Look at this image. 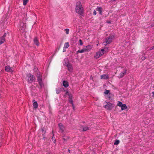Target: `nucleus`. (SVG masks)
Listing matches in <instances>:
<instances>
[{
    "label": "nucleus",
    "instance_id": "1",
    "mask_svg": "<svg viewBox=\"0 0 154 154\" xmlns=\"http://www.w3.org/2000/svg\"><path fill=\"white\" fill-rule=\"evenodd\" d=\"M76 12L78 14L82 15L83 13V8L82 6L81 3L80 2L77 3L75 8Z\"/></svg>",
    "mask_w": 154,
    "mask_h": 154
},
{
    "label": "nucleus",
    "instance_id": "2",
    "mask_svg": "<svg viewBox=\"0 0 154 154\" xmlns=\"http://www.w3.org/2000/svg\"><path fill=\"white\" fill-rule=\"evenodd\" d=\"M26 79L29 83H31L35 82V76L30 73H28L26 74Z\"/></svg>",
    "mask_w": 154,
    "mask_h": 154
},
{
    "label": "nucleus",
    "instance_id": "3",
    "mask_svg": "<svg viewBox=\"0 0 154 154\" xmlns=\"http://www.w3.org/2000/svg\"><path fill=\"white\" fill-rule=\"evenodd\" d=\"M114 38V36H109L108 37L106 38L104 40L103 43L104 45L106 46V45L110 43Z\"/></svg>",
    "mask_w": 154,
    "mask_h": 154
},
{
    "label": "nucleus",
    "instance_id": "4",
    "mask_svg": "<svg viewBox=\"0 0 154 154\" xmlns=\"http://www.w3.org/2000/svg\"><path fill=\"white\" fill-rule=\"evenodd\" d=\"M104 51L105 49H103L97 52L94 56V57L97 59L100 57L104 54Z\"/></svg>",
    "mask_w": 154,
    "mask_h": 154
},
{
    "label": "nucleus",
    "instance_id": "5",
    "mask_svg": "<svg viewBox=\"0 0 154 154\" xmlns=\"http://www.w3.org/2000/svg\"><path fill=\"white\" fill-rule=\"evenodd\" d=\"M37 80L40 87H43L44 86V85L42 81V75L40 72L38 73Z\"/></svg>",
    "mask_w": 154,
    "mask_h": 154
},
{
    "label": "nucleus",
    "instance_id": "6",
    "mask_svg": "<svg viewBox=\"0 0 154 154\" xmlns=\"http://www.w3.org/2000/svg\"><path fill=\"white\" fill-rule=\"evenodd\" d=\"M20 30L21 32H23L24 31L26 27V24L23 22H21L20 24Z\"/></svg>",
    "mask_w": 154,
    "mask_h": 154
},
{
    "label": "nucleus",
    "instance_id": "7",
    "mask_svg": "<svg viewBox=\"0 0 154 154\" xmlns=\"http://www.w3.org/2000/svg\"><path fill=\"white\" fill-rule=\"evenodd\" d=\"M6 36V33H5L3 36L0 38V45L3 43L5 41V37Z\"/></svg>",
    "mask_w": 154,
    "mask_h": 154
},
{
    "label": "nucleus",
    "instance_id": "8",
    "mask_svg": "<svg viewBox=\"0 0 154 154\" xmlns=\"http://www.w3.org/2000/svg\"><path fill=\"white\" fill-rule=\"evenodd\" d=\"M33 44L34 45L37 46H38L39 45V43L38 41V38L37 37H35L33 39Z\"/></svg>",
    "mask_w": 154,
    "mask_h": 154
},
{
    "label": "nucleus",
    "instance_id": "9",
    "mask_svg": "<svg viewBox=\"0 0 154 154\" xmlns=\"http://www.w3.org/2000/svg\"><path fill=\"white\" fill-rule=\"evenodd\" d=\"M126 69H124V71L123 72H122L120 73L119 76H118V77L119 78H122L124 76V75L126 74Z\"/></svg>",
    "mask_w": 154,
    "mask_h": 154
},
{
    "label": "nucleus",
    "instance_id": "10",
    "mask_svg": "<svg viewBox=\"0 0 154 154\" xmlns=\"http://www.w3.org/2000/svg\"><path fill=\"white\" fill-rule=\"evenodd\" d=\"M59 127L60 131L62 132H63L65 129L64 126L61 123H59L58 124Z\"/></svg>",
    "mask_w": 154,
    "mask_h": 154
},
{
    "label": "nucleus",
    "instance_id": "11",
    "mask_svg": "<svg viewBox=\"0 0 154 154\" xmlns=\"http://www.w3.org/2000/svg\"><path fill=\"white\" fill-rule=\"evenodd\" d=\"M5 70L6 71L8 72H13V70L9 66H7L5 67Z\"/></svg>",
    "mask_w": 154,
    "mask_h": 154
},
{
    "label": "nucleus",
    "instance_id": "12",
    "mask_svg": "<svg viewBox=\"0 0 154 154\" xmlns=\"http://www.w3.org/2000/svg\"><path fill=\"white\" fill-rule=\"evenodd\" d=\"M96 10L99 12L100 14L102 15V7H97L96 8Z\"/></svg>",
    "mask_w": 154,
    "mask_h": 154
},
{
    "label": "nucleus",
    "instance_id": "13",
    "mask_svg": "<svg viewBox=\"0 0 154 154\" xmlns=\"http://www.w3.org/2000/svg\"><path fill=\"white\" fill-rule=\"evenodd\" d=\"M101 79H109V76L108 75L105 74L101 75L100 76Z\"/></svg>",
    "mask_w": 154,
    "mask_h": 154
},
{
    "label": "nucleus",
    "instance_id": "14",
    "mask_svg": "<svg viewBox=\"0 0 154 154\" xmlns=\"http://www.w3.org/2000/svg\"><path fill=\"white\" fill-rule=\"evenodd\" d=\"M63 86L65 88H67L69 86V85L68 82L66 81H63Z\"/></svg>",
    "mask_w": 154,
    "mask_h": 154
},
{
    "label": "nucleus",
    "instance_id": "15",
    "mask_svg": "<svg viewBox=\"0 0 154 154\" xmlns=\"http://www.w3.org/2000/svg\"><path fill=\"white\" fill-rule=\"evenodd\" d=\"M67 67L68 68V70L70 72H72L73 70V68L72 65L69 64L67 65Z\"/></svg>",
    "mask_w": 154,
    "mask_h": 154
},
{
    "label": "nucleus",
    "instance_id": "16",
    "mask_svg": "<svg viewBox=\"0 0 154 154\" xmlns=\"http://www.w3.org/2000/svg\"><path fill=\"white\" fill-rule=\"evenodd\" d=\"M88 51V50H87V49H85V48L83 49H82L81 50H79L78 51H77L76 52V53L77 54H78L79 53H83L85 52H86V51Z\"/></svg>",
    "mask_w": 154,
    "mask_h": 154
},
{
    "label": "nucleus",
    "instance_id": "17",
    "mask_svg": "<svg viewBox=\"0 0 154 154\" xmlns=\"http://www.w3.org/2000/svg\"><path fill=\"white\" fill-rule=\"evenodd\" d=\"M89 129V128L86 126V127H84L82 126L80 130L82 131H85L87 130H88Z\"/></svg>",
    "mask_w": 154,
    "mask_h": 154
},
{
    "label": "nucleus",
    "instance_id": "18",
    "mask_svg": "<svg viewBox=\"0 0 154 154\" xmlns=\"http://www.w3.org/2000/svg\"><path fill=\"white\" fill-rule=\"evenodd\" d=\"M63 88H58L56 89V91L57 94H59L61 91H62Z\"/></svg>",
    "mask_w": 154,
    "mask_h": 154
},
{
    "label": "nucleus",
    "instance_id": "19",
    "mask_svg": "<svg viewBox=\"0 0 154 154\" xmlns=\"http://www.w3.org/2000/svg\"><path fill=\"white\" fill-rule=\"evenodd\" d=\"M85 49H86L88 50V51H86V52L89 51L91 49V46L90 45H88L86 47Z\"/></svg>",
    "mask_w": 154,
    "mask_h": 154
},
{
    "label": "nucleus",
    "instance_id": "20",
    "mask_svg": "<svg viewBox=\"0 0 154 154\" xmlns=\"http://www.w3.org/2000/svg\"><path fill=\"white\" fill-rule=\"evenodd\" d=\"M63 64L67 66V65L69 64L70 63H69L67 59H65L64 60V62L63 63Z\"/></svg>",
    "mask_w": 154,
    "mask_h": 154
},
{
    "label": "nucleus",
    "instance_id": "21",
    "mask_svg": "<svg viewBox=\"0 0 154 154\" xmlns=\"http://www.w3.org/2000/svg\"><path fill=\"white\" fill-rule=\"evenodd\" d=\"M63 140L64 141H67L68 139L69 138V136H63Z\"/></svg>",
    "mask_w": 154,
    "mask_h": 154
},
{
    "label": "nucleus",
    "instance_id": "22",
    "mask_svg": "<svg viewBox=\"0 0 154 154\" xmlns=\"http://www.w3.org/2000/svg\"><path fill=\"white\" fill-rule=\"evenodd\" d=\"M69 42H67L65 43L63 47L66 48H67L69 47Z\"/></svg>",
    "mask_w": 154,
    "mask_h": 154
},
{
    "label": "nucleus",
    "instance_id": "23",
    "mask_svg": "<svg viewBox=\"0 0 154 154\" xmlns=\"http://www.w3.org/2000/svg\"><path fill=\"white\" fill-rule=\"evenodd\" d=\"M41 131L42 132L43 135L45 134L46 133V130H44V127L42 128L41 129Z\"/></svg>",
    "mask_w": 154,
    "mask_h": 154
},
{
    "label": "nucleus",
    "instance_id": "24",
    "mask_svg": "<svg viewBox=\"0 0 154 154\" xmlns=\"http://www.w3.org/2000/svg\"><path fill=\"white\" fill-rule=\"evenodd\" d=\"M32 103L33 106H38V103L35 100H32Z\"/></svg>",
    "mask_w": 154,
    "mask_h": 154
},
{
    "label": "nucleus",
    "instance_id": "25",
    "mask_svg": "<svg viewBox=\"0 0 154 154\" xmlns=\"http://www.w3.org/2000/svg\"><path fill=\"white\" fill-rule=\"evenodd\" d=\"M113 106H104L105 108L107 110H110L112 109Z\"/></svg>",
    "mask_w": 154,
    "mask_h": 154
},
{
    "label": "nucleus",
    "instance_id": "26",
    "mask_svg": "<svg viewBox=\"0 0 154 154\" xmlns=\"http://www.w3.org/2000/svg\"><path fill=\"white\" fill-rule=\"evenodd\" d=\"M119 140H116L114 143V144L115 145H117L119 143Z\"/></svg>",
    "mask_w": 154,
    "mask_h": 154
},
{
    "label": "nucleus",
    "instance_id": "27",
    "mask_svg": "<svg viewBox=\"0 0 154 154\" xmlns=\"http://www.w3.org/2000/svg\"><path fill=\"white\" fill-rule=\"evenodd\" d=\"M110 91L106 89L105 90L104 93L106 94H107L109 93Z\"/></svg>",
    "mask_w": 154,
    "mask_h": 154
},
{
    "label": "nucleus",
    "instance_id": "28",
    "mask_svg": "<svg viewBox=\"0 0 154 154\" xmlns=\"http://www.w3.org/2000/svg\"><path fill=\"white\" fill-rule=\"evenodd\" d=\"M29 0H23V5H26L27 2H28Z\"/></svg>",
    "mask_w": 154,
    "mask_h": 154
},
{
    "label": "nucleus",
    "instance_id": "29",
    "mask_svg": "<svg viewBox=\"0 0 154 154\" xmlns=\"http://www.w3.org/2000/svg\"><path fill=\"white\" fill-rule=\"evenodd\" d=\"M122 102L119 101H118L117 106H122Z\"/></svg>",
    "mask_w": 154,
    "mask_h": 154
},
{
    "label": "nucleus",
    "instance_id": "30",
    "mask_svg": "<svg viewBox=\"0 0 154 154\" xmlns=\"http://www.w3.org/2000/svg\"><path fill=\"white\" fill-rule=\"evenodd\" d=\"M65 31L66 32V34H68L69 33V29H65Z\"/></svg>",
    "mask_w": 154,
    "mask_h": 154
},
{
    "label": "nucleus",
    "instance_id": "31",
    "mask_svg": "<svg viewBox=\"0 0 154 154\" xmlns=\"http://www.w3.org/2000/svg\"><path fill=\"white\" fill-rule=\"evenodd\" d=\"M122 110H125L127 109V106H121Z\"/></svg>",
    "mask_w": 154,
    "mask_h": 154
},
{
    "label": "nucleus",
    "instance_id": "32",
    "mask_svg": "<svg viewBox=\"0 0 154 154\" xmlns=\"http://www.w3.org/2000/svg\"><path fill=\"white\" fill-rule=\"evenodd\" d=\"M79 43L80 45H83V43L81 39H80L79 40Z\"/></svg>",
    "mask_w": 154,
    "mask_h": 154
},
{
    "label": "nucleus",
    "instance_id": "33",
    "mask_svg": "<svg viewBox=\"0 0 154 154\" xmlns=\"http://www.w3.org/2000/svg\"><path fill=\"white\" fill-rule=\"evenodd\" d=\"M52 139L54 143H55L56 142V139L54 138V135H53V136L52 137Z\"/></svg>",
    "mask_w": 154,
    "mask_h": 154
},
{
    "label": "nucleus",
    "instance_id": "34",
    "mask_svg": "<svg viewBox=\"0 0 154 154\" xmlns=\"http://www.w3.org/2000/svg\"><path fill=\"white\" fill-rule=\"evenodd\" d=\"M93 14L94 15H96L97 14V12L96 11L94 10L93 12Z\"/></svg>",
    "mask_w": 154,
    "mask_h": 154
},
{
    "label": "nucleus",
    "instance_id": "35",
    "mask_svg": "<svg viewBox=\"0 0 154 154\" xmlns=\"http://www.w3.org/2000/svg\"><path fill=\"white\" fill-rule=\"evenodd\" d=\"M153 49H154V46L150 48V50H152Z\"/></svg>",
    "mask_w": 154,
    "mask_h": 154
},
{
    "label": "nucleus",
    "instance_id": "36",
    "mask_svg": "<svg viewBox=\"0 0 154 154\" xmlns=\"http://www.w3.org/2000/svg\"><path fill=\"white\" fill-rule=\"evenodd\" d=\"M66 48H64V47H63V52H65L66 51Z\"/></svg>",
    "mask_w": 154,
    "mask_h": 154
},
{
    "label": "nucleus",
    "instance_id": "37",
    "mask_svg": "<svg viewBox=\"0 0 154 154\" xmlns=\"http://www.w3.org/2000/svg\"><path fill=\"white\" fill-rule=\"evenodd\" d=\"M142 59L143 60L145 59V57H144L143 56L142 57Z\"/></svg>",
    "mask_w": 154,
    "mask_h": 154
},
{
    "label": "nucleus",
    "instance_id": "38",
    "mask_svg": "<svg viewBox=\"0 0 154 154\" xmlns=\"http://www.w3.org/2000/svg\"><path fill=\"white\" fill-rule=\"evenodd\" d=\"M109 95H110V94L108 95L107 96V97H108V98H109V99H110L111 97H110V96Z\"/></svg>",
    "mask_w": 154,
    "mask_h": 154
},
{
    "label": "nucleus",
    "instance_id": "39",
    "mask_svg": "<svg viewBox=\"0 0 154 154\" xmlns=\"http://www.w3.org/2000/svg\"><path fill=\"white\" fill-rule=\"evenodd\" d=\"M38 106H33V108L34 109H37V108Z\"/></svg>",
    "mask_w": 154,
    "mask_h": 154
},
{
    "label": "nucleus",
    "instance_id": "40",
    "mask_svg": "<svg viewBox=\"0 0 154 154\" xmlns=\"http://www.w3.org/2000/svg\"><path fill=\"white\" fill-rule=\"evenodd\" d=\"M110 104H111V105H112V104H111L110 103H107V105H109V106H110Z\"/></svg>",
    "mask_w": 154,
    "mask_h": 154
},
{
    "label": "nucleus",
    "instance_id": "41",
    "mask_svg": "<svg viewBox=\"0 0 154 154\" xmlns=\"http://www.w3.org/2000/svg\"><path fill=\"white\" fill-rule=\"evenodd\" d=\"M72 108L73 109V110H74L75 109V106H72Z\"/></svg>",
    "mask_w": 154,
    "mask_h": 154
},
{
    "label": "nucleus",
    "instance_id": "42",
    "mask_svg": "<svg viewBox=\"0 0 154 154\" xmlns=\"http://www.w3.org/2000/svg\"><path fill=\"white\" fill-rule=\"evenodd\" d=\"M70 150L69 149H68V152L70 153Z\"/></svg>",
    "mask_w": 154,
    "mask_h": 154
},
{
    "label": "nucleus",
    "instance_id": "43",
    "mask_svg": "<svg viewBox=\"0 0 154 154\" xmlns=\"http://www.w3.org/2000/svg\"><path fill=\"white\" fill-rule=\"evenodd\" d=\"M122 106H126L125 104H122Z\"/></svg>",
    "mask_w": 154,
    "mask_h": 154
},
{
    "label": "nucleus",
    "instance_id": "44",
    "mask_svg": "<svg viewBox=\"0 0 154 154\" xmlns=\"http://www.w3.org/2000/svg\"><path fill=\"white\" fill-rule=\"evenodd\" d=\"M152 94L154 96V91L152 92Z\"/></svg>",
    "mask_w": 154,
    "mask_h": 154
},
{
    "label": "nucleus",
    "instance_id": "45",
    "mask_svg": "<svg viewBox=\"0 0 154 154\" xmlns=\"http://www.w3.org/2000/svg\"><path fill=\"white\" fill-rule=\"evenodd\" d=\"M116 0H112V1H116Z\"/></svg>",
    "mask_w": 154,
    "mask_h": 154
},
{
    "label": "nucleus",
    "instance_id": "46",
    "mask_svg": "<svg viewBox=\"0 0 154 154\" xmlns=\"http://www.w3.org/2000/svg\"><path fill=\"white\" fill-rule=\"evenodd\" d=\"M107 105H105V106H107Z\"/></svg>",
    "mask_w": 154,
    "mask_h": 154
}]
</instances>
